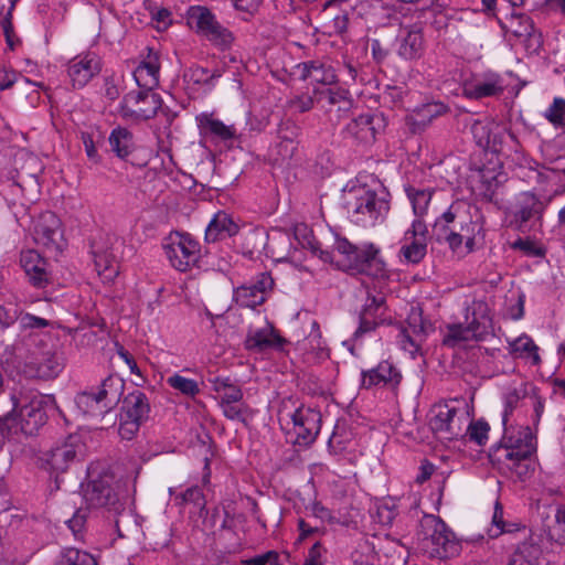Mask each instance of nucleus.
I'll list each match as a JSON object with an SVG mask.
<instances>
[{
  "label": "nucleus",
  "mask_w": 565,
  "mask_h": 565,
  "mask_svg": "<svg viewBox=\"0 0 565 565\" xmlns=\"http://www.w3.org/2000/svg\"><path fill=\"white\" fill-rule=\"evenodd\" d=\"M308 247L323 262L335 264L352 275L374 278L385 276V263L379 257V249L372 244L359 247L345 237L335 235L332 250L322 249L316 241H308Z\"/></svg>",
  "instance_id": "f257e3e1"
},
{
  "label": "nucleus",
  "mask_w": 565,
  "mask_h": 565,
  "mask_svg": "<svg viewBox=\"0 0 565 565\" xmlns=\"http://www.w3.org/2000/svg\"><path fill=\"white\" fill-rule=\"evenodd\" d=\"M11 409L3 413L12 419L25 435H35L47 422V412L54 405L51 396L32 391H19L10 395Z\"/></svg>",
  "instance_id": "f03ea898"
},
{
  "label": "nucleus",
  "mask_w": 565,
  "mask_h": 565,
  "mask_svg": "<svg viewBox=\"0 0 565 565\" xmlns=\"http://www.w3.org/2000/svg\"><path fill=\"white\" fill-rule=\"evenodd\" d=\"M417 550L429 558L446 559L460 552V544L454 532L439 518L425 514L416 533Z\"/></svg>",
  "instance_id": "7ed1b4c3"
},
{
  "label": "nucleus",
  "mask_w": 565,
  "mask_h": 565,
  "mask_svg": "<svg viewBox=\"0 0 565 565\" xmlns=\"http://www.w3.org/2000/svg\"><path fill=\"white\" fill-rule=\"evenodd\" d=\"M476 226L473 222L462 220L459 206L451 204L435 220L431 238L438 243H447L454 254L463 256L473 249Z\"/></svg>",
  "instance_id": "20e7f679"
},
{
  "label": "nucleus",
  "mask_w": 565,
  "mask_h": 565,
  "mask_svg": "<svg viewBox=\"0 0 565 565\" xmlns=\"http://www.w3.org/2000/svg\"><path fill=\"white\" fill-rule=\"evenodd\" d=\"M125 390V381L110 374L99 385L77 393L75 404L87 416L104 417L116 408Z\"/></svg>",
  "instance_id": "39448f33"
},
{
  "label": "nucleus",
  "mask_w": 565,
  "mask_h": 565,
  "mask_svg": "<svg viewBox=\"0 0 565 565\" xmlns=\"http://www.w3.org/2000/svg\"><path fill=\"white\" fill-rule=\"evenodd\" d=\"M391 194L385 188L370 190L360 188L347 202V210L352 222L361 226H374L383 222L391 209Z\"/></svg>",
  "instance_id": "423d86ee"
},
{
  "label": "nucleus",
  "mask_w": 565,
  "mask_h": 565,
  "mask_svg": "<svg viewBox=\"0 0 565 565\" xmlns=\"http://www.w3.org/2000/svg\"><path fill=\"white\" fill-rule=\"evenodd\" d=\"M84 499L90 508H106L116 514L125 511L120 481L110 472H103L92 479L84 489Z\"/></svg>",
  "instance_id": "0eeeda50"
},
{
  "label": "nucleus",
  "mask_w": 565,
  "mask_h": 565,
  "mask_svg": "<svg viewBox=\"0 0 565 565\" xmlns=\"http://www.w3.org/2000/svg\"><path fill=\"white\" fill-rule=\"evenodd\" d=\"M535 451V437L529 426L505 427L499 445L492 449L491 457L494 461H505L516 457H532Z\"/></svg>",
  "instance_id": "6e6552de"
},
{
  "label": "nucleus",
  "mask_w": 565,
  "mask_h": 565,
  "mask_svg": "<svg viewBox=\"0 0 565 565\" xmlns=\"http://www.w3.org/2000/svg\"><path fill=\"white\" fill-rule=\"evenodd\" d=\"M163 249L171 266L179 271H188L198 266L201 246L190 234L172 232L166 238Z\"/></svg>",
  "instance_id": "1a4fd4ad"
},
{
  "label": "nucleus",
  "mask_w": 565,
  "mask_h": 565,
  "mask_svg": "<svg viewBox=\"0 0 565 565\" xmlns=\"http://www.w3.org/2000/svg\"><path fill=\"white\" fill-rule=\"evenodd\" d=\"M429 427L440 439L454 440L463 436L468 413L459 412L451 403H438L431 408Z\"/></svg>",
  "instance_id": "9d476101"
},
{
  "label": "nucleus",
  "mask_w": 565,
  "mask_h": 565,
  "mask_svg": "<svg viewBox=\"0 0 565 565\" xmlns=\"http://www.w3.org/2000/svg\"><path fill=\"white\" fill-rule=\"evenodd\" d=\"M186 19L188 24L192 29L221 49L230 47L234 41L232 32L221 25L215 15L206 7H190Z\"/></svg>",
  "instance_id": "9b49d317"
},
{
  "label": "nucleus",
  "mask_w": 565,
  "mask_h": 565,
  "mask_svg": "<svg viewBox=\"0 0 565 565\" xmlns=\"http://www.w3.org/2000/svg\"><path fill=\"white\" fill-rule=\"evenodd\" d=\"M426 46L424 28L419 23L401 25L392 43L393 52L406 63H414L423 58Z\"/></svg>",
  "instance_id": "f8f14e48"
},
{
  "label": "nucleus",
  "mask_w": 565,
  "mask_h": 565,
  "mask_svg": "<svg viewBox=\"0 0 565 565\" xmlns=\"http://www.w3.org/2000/svg\"><path fill=\"white\" fill-rule=\"evenodd\" d=\"M161 105L162 99L159 94L148 90H132L124 96L120 115L127 120H148L157 115Z\"/></svg>",
  "instance_id": "ddd939ff"
},
{
  "label": "nucleus",
  "mask_w": 565,
  "mask_h": 565,
  "mask_svg": "<svg viewBox=\"0 0 565 565\" xmlns=\"http://www.w3.org/2000/svg\"><path fill=\"white\" fill-rule=\"evenodd\" d=\"M84 444L78 435H70L44 452L43 460L51 470L64 472L70 465L84 454Z\"/></svg>",
  "instance_id": "4468645a"
},
{
  "label": "nucleus",
  "mask_w": 565,
  "mask_h": 565,
  "mask_svg": "<svg viewBox=\"0 0 565 565\" xmlns=\"http://www.w3.org/2000/svg\"><path fill=\"white\" fill-rule=\"evenodd\" d=\"M61 220L53 212L40 215L34 226V241L51 253H58L63 247Z\"/></svg>",
  "instance_id": "2eb2a0df"
},
{
  "label": "nucleus",
  "mask_w": 565,
  "mask_h": 565,
  "mask_svg": "<svg viewBox=\"0 0 565 565\" xmlns=\"http://www.w3.org/2000/svg\"><path fill=\"white\" fill-rule=\"evenodd\" d=\"M550 202L551 198L541 199L531 191L520 193L513 211L516 227L523 230L529 222H541Z\"/></svg>",
  "instance_id": "dca6fc26"
},
{
  "label": "nucleus",
  "mask_w": 565,
  "mask_h": 565,
  "mask_svg": "<svg viewBox=\"0 0 565 565\" xmlns=\"http://www.w3.org/2000/svg\"><path fill=\"white\" fill-rule=\"evenodd\" d=\"M450 110L449 106L440 100L423 103L405 116V125L412 135L424 132L431 122Z\"/></svg>",
  "instance_id": "f3484780"
},
{
  "label": "nucleus",
  "mask_w": 565,
  "mask_h": 565,
  "mask_svg": "<svg viewBox=\"0 0 565 565\" xmlns=\"http://www.w3.org/2000/svg\"><path fill=\"white\" fill-rule=\"evenodd\" d=\"M501 28L520 40L530 52H536L542 45V35L534 28L530 17L522 13H511Z\"/></svg>",
  "instance_id": "a211bd4d"
},
{
  "label": "nucleus",
  "mask_w": 565,
  "mask_h": 565,
  "mask_svg": "<svg viewBox=\"0 0 565 565\" xmlns=\"http://www.w3.org/2000/svg\"><path fill=\"white\" fill-rule=\"evenodd\" d=\"M294 433L298 445L313 443L320 431L321 414L312 408H298L292 415Z\"/></svg>",
  "instance_id": "6ab92c4d"
},
{
  "label": "nucleus",
  "mask_w": 565,
  "mask_h": 565,
  "mask_svg": "<svg viewBox=\"0 0 565 565\" xmlns=\"http://www.w3.org/2000/svg\"><path fill=\"white\" fill-rule=\"evenodd\" d=\"M287 343L271 324L263 328L249 329L244 341L247 351L263 353L269 350L281 351Z\"/></svg>",
  "instance_id": "aec40b11"
},
{
  "label": "nucleus",
  "mask_w": 565,
  "mask_h": 565,
  "mask_svg": "<svg viewBox=\"0 0 565 565\" xmlns=\"http://www.w3.org/2000/svg\"><path fill=\"white\" fill-rule=\"evenodd\" d=\"M385 311V298L381 295H369L360 312V323L353 333V339L359 340L363 334L374 331L382 323Z\"/></svg>",
  "instance_id": "412c9836"
},
{
  "label": "nucleus",
  "mask_w": 565,
  "mask_h": 565,
  "mask_svg": "<svg viewBox=\"0 0 565 565\" xmlns=\"http://www.w3.org/2000/svg\"><path fill=\"white\" fill-rule=\"evenodd\" d=\"M102 71V61L94 53L76 56L68 63V76L74 88H83Z\"/></svg>",
  "instance_id": "4be33fe9"
},
{
  "label": "nucleus",
  "mask_w": 565,
  "mask_h": 565,
  "mask_svg": "<svg viewBox=\"0 0 565 565\" xmlns=\"http://www.w3.org/2000/svg\"><path fill=\"white\" fill-rule=\"evenodd\" d=\"M362 387L369 390L375 386L395 390L401 381L399 370L390 361H382L377 366L362 371Z\"/></svg>",
  "instance_id": "5701e85b"
},
{
  "label": "nucleus",
  "mask_w": 565,
  "mask_h": 565,
  "mask_svg": "<svg viewBox=\"0 0 565 565\" xmlns=\"http://www.w3.org/2000/svg\"><path fill=\"white\" fill-rule=\"evenodd\" d=\"M20 263L33 287L45 288L51 282V276L46 269V262L38 252H22Z\"/></svg>",
  "instance_id": "b1692460"
},
{
  "label": "nucleus",
  "mask_w": 565,
  "mask_h": 565,
  "mask_svg": "<svg viewBox=\"0 0 565 565\" xmlns=\"http://www.w3.org/2000/svg\"><path fill=\"white\" fill-rule=\"evenodd\" d=\"M95 269L104 281H113L119 274V265L114 253L104 244L93 241L90 244Z\"/></svg>",
  "instance_id": "393cba45"
},
{
  "label": "nucleus",
  "mask_w": 565,
  "mask_h": 565,
  "mask_svg": "<svg viewBox=\"0 0 565 565\" xmlns=\"http://www.w3.org/2000/svg\"><path fill=\"white\" fill-rule=\"evenodd\" d=\"M381 121L382 119L376 115H360L347 125L345 134L359 142L371 143L375 140Z\"/></svg>",
  "instance_id": "a878e982"
},
{
  "label": "nucleus",
  "mask_w": 565,
  "mask_h": 565,
  "mask_svg": "<svg viewBox=\"0 0 565 565\" xmlns=\"http://www.w3.org/2000/svg\"><path fill=\"white\" fill-rule=\"evenodd\" d=\"M503 92V79L497 74H491L483 79L467 83L463 86V96L475 100L486 97H498L502 95Z\"/></svg>",
  "instance_id": "bb28decb"
},
{
  "label": "nucleus",
  "mask_w": 565,
  "mask_h": 565,
  "mask_svg": "<svg viewBox=\"0 0 565 565\" xmlns=\"http://www.w3.org/2000/svg\"><path fill=\"white\" fill-rule=\"evenodd\" d=\"M239 226L226 212L220 211L210 221L205 230L204 239L206 243L224 241L238 233Z\"/></svg>",
  "instance_id": "cd10ccee"
},
{
  "label": "nucleus",
  "mask_w": 565,
  "mask_h": 565,
  "mask_svg": "<svg viewBox=\"0 0 565 565\" xmlns=\"http://www.w3.org/2000/svg\"><path fill=\"white\" fill-rule=\"evenodd\" d=\"M159 72L160 64L157 54L149 53L132 73L139 90L153 92L159 85Z\"/></svg>",
  "instance_id": "c85d7f7f"
},
{
  "label": "nucleus",
  "mask_w": 565,
  "mask_h": 565,
  "mask_svg": "<svg viewBox=\"0 0 565 565\" xmlns=\"http://www.w3.org/2000/svg\"><path fill=\"white\" fill-rule=\"evenodd\" d=\"M196 119L201 134L205 137L221 141H231L237 136L234 125H225L223 121L214 118L212 114H201Z\"/></svg>",
  "instance_id": "c756f323"
},
{
  "label": "nucleus",
  "mask_w": 565,
  "mask_h": 565,
  "mask_svg": "<svg viewBox=\"0 0 565 565\" xmlns=\"http://www.w3.org/2000/svg\"><path fill=\"white\" fill-rule=\"evenodd\" d=\"M542 548L532 539L520 542L505 565H542Z\"/></svg>",
  "instance_id": "7c9ffc66"
},
{
  "label": "nucleus",
  "mask_w": 565,
  "mask_h": 565,
  "mask_svg": "<svg viewBox=\"0 0 565 565\" xmlns=\"http://www.w3.org/2000/svg\"><path fill=\"white\" fill-rule=\"evenodd\" d=\"M470 338L476 341H483L493 334L492 319L488 313L487 307L479 303L472 311V318L468 321Z\"/></svg>",
  "instance_id": "2f4dec72"
},
{
  "label": "nucleus",
  "mask_w": 565,
  "mask_h": 565,
  "mask_svg": "<svg viewBox=\"0 0 565 565\" xmlns=\"http://www.w3.org/2000/svg\"><path fill=\"white\" fill-rule=\"evenodd\" d=\"M122 409L121 416L143 423L149 417L150 405L145 393L135 391L124 398Z\"/></svg>",
  "instance_id": "473e14b6"
},
{
  "label": "nucleus",
  "mask_w": 565,
  "mask_h": 565,
  "mask_svg": "<svg viewBox=\"0 0 565 565\" xmlns=\"http://www.w3.org/2000/svg\"><path fill=\"white\" fill-rule=\"evenodd\" d=\"M301 77L303 79H311L315 83L330 85L335 82V74L330 66H326L318 61L302 63Z\"/></svg>",
  "instance_id": "72a5a7b5"
},
{
  "label": "nucleus",
  "mask_w": 565,
  "mask_h": 565,
  "mask_svg": "<svg viewBox=\"0 0 565 565\" xmlns=\"http://www.w3.org/2000/svg\"><path fill=\"white\" fill-rule=\"evenodd\" d=\"M36 376L49 380L58 375L62 371L61 356L52 351L43 352L35 361Z\"/></svg>",
  "instance_id": "f704fd0d"
},
{
  "label": "nucleus",
  "mask_w": 565,
  "mask_h": 565,
  "mask_svg": "<svg viewBox=\"0 0 565 565\" xmlns=\"http://www.w3.org/2000/svg\"><path fill=\"white\" fill-rule=\"evenodd\" d=\"M212 390L220 395V403H236L243 401L242 388L228 377L210 380Z\"/></svg>",
  "instance_id": "c9c22d12"
},
{
  "label": "nucleus",
  "mask_w": 565,
  "mask_h": 565,
  "mask_svg": "<svg viewBox=\"0 0 565 565\" xmlns=\"http://www.w3.org/2000/svg\"><path fill=\"white\" fill-rule=\"evenodd\" d=\"M108 140L111 150L121 159L127 158L134 148L132 134L122 127L115 128Z\"/></svg>",
  "instance_id": "e433bc0d"
},
{
  "label": "nucleus",
  "mask_w": 565,
  "mask_h": 565,
  "mask_svg": "<svg viewBox=\"0 0 565 565\" xmlns=\"http://www.w3.org/2000/svg\"><path fill=\"white\" fill-rule=\"evenodd\" d=\"M318 99L326 102L328 105H338L339 110H348L351 107L350 94L343 88L324 87L317 90Z\"/></svg>",
  "instance_id": "4c0bfd02"
},
{
  "label": "nucleus",
  "mask_w": 565,
  "mask_h": 565,
  "mask_svg": "<svg viewBox=\"0 0 565 565\" xmlns=\"http://www.w3.org/2000/svg\"><path fill=\"white\" fill-rule=\"evenodd\" d=\"M406 193L412 202L414 214L418 217H423L427 212L434 191L430 189L409 186L406 189Z\"/></svg>",
  "instance_id": "58836bf2"
},
{
  "label": "nucleus",
  "mask_w": 565,
  "mask_h": 565,
  "mask_svg": "<svg viewBox=\"0 0 565 565\" xmlns=\"http://www.w3.org/2000/svg\"><path fill=\"white\" fill-rule=\"evenodd\" d=\"M411 242L401 247L399 255L404 258L405 262L411 264L420 263L427 253V242L422 238L409 239Z\"/></svg>",
  "instance_id": "ea45409f"
},
{
  "label": "nucleus",
  "mask_w": 565,
  "mask_h": 565,
  "mask_svg": "<svg viewBox=\"0 0 565 565\" xmlns=\"http://www.w3.org/2000/svg\"><path fill=\"white\" fill-rule=\"evenodd\" d=\"M510 349L512 353H519L520 356L532 358V362L535 365L541 363V358L537 353L539 348L527 335H522L515 339L510 343Z\"/></svg>",
  "instance_id": "a19ab883"
},
{
  "label": "nucleus",
  "mask_w": 565,
  "mask_h": 565,
  "mask_svg": "<svg viewBox=\"0 0 565 565\" xmlns=\"http://www.w3.org/2000/svg\"><path fill=\"white\" fill-rule=\"evenodd\" d=\"M493 128H497V124L489 119L475 120L470 126V132L480 148L488 147L490 145V135Z\"/></svg>",
  "instance_id": "79ce46f5"
},
{
  "label": "nucleus",
  "mask_w": 565,
  "mask_h": 565,
  "mask_svg": "<svg viewBox=\"0 0 565 565\" xmlns=\"http://www.w3.org/2000/svg\"><path fill=\"white\" fill-rule=\"evenodd\" d=\"M167 384L188 397H194L200 392L196 381L184 377L178 373L169 376L167 379Z\"/></svg>",
  "instance_id": "37998d69"
},
{
  "label": "nucleus",
  "mask_w": 565,
  "mask_h": 565,
  "mask_svg": "<svg viewBox=\"0 0 565 565\" xmlns=\"http://www.w3.org/2000/svg\"><path fill=\"white\" fill-rule=\"evenodd\" d=\"M503 465L508 470L514 473L519 479L524 480L527 478L534 470V463L531 457L524 458H514L505 461H498Z\"/></svg>",
  "instance_id": "c03bdc74"
},
{
  "label": "nucleus",
  "mask_w": 565,
  "mask_h": 565,
  "mask_svg": "<svg viewBox=\"0 0 565 565\" xmlns=\"http://www.w3.org/2000/svg\"><path fill=\"white\" fill-rule=\"evenodd\" d=\"M236 302L242 307L254 308L265 300L260 292H256L253 286H242L235 291Z\"/></svg>",
  "instance_id": "a18cd8bd"
},
{
  "label": "nucleus",
  "mask_w": 565,
  "mask_h": 565,
  "mask_svg": "<svg viewBox=\"0 0 565 565\" xmlns=\"http://www.w3.org/2000/svg\"><path fill=\"white\" fill-rule=\"evenodd\" d=\"M489 429V424L483 419L469 422L468 426H465L463 436L468 435L471 441L479 446H483L488 440Z\"/></svg>",
  "instance_id": "49530a36"
},
{
  "label": "nucleus",
  "mask_w": 565,
  "mask_h": 565,
  "mask_svg": "<svg viewBox=\"0 0 565 565\" xmlns=\"http://www.w3.org/2000/svg\"><path fill=\"white\" fill-rule=\"evenodd\" d=\"M472 340L470 338V331L468 326L458 324H449L447 326V333L444 337L443 343L447 347H456L461 342H467Z\"/></svg>",
  "instance_id": "de8ad7c7"
},
{
  "label": "nucleus",
  "mask_w": 565,
  "mask_h": 565,
  "mask_svg": "<svg viewBox=\"0 0 565 565\" xmlns=\"http://www.w3.org/2000/svg\"><path fill=\"white\" fill-rule=\"evenodd\" d=\"M511 247L522 252L527 257L543 258L546 255V248L542 244L529 237L518 238L512 243Z\"/></svg>",
  "instance_id": "09e8293b"
},
{
  "label": "nucleus",
  "mask_w": 565,
  "mask_h": 565,
  "mask_svg": "<svg viewBox=\"0 0 565 565\" xmlns=\"http://www.w3.org/2000/svg\"><path fill=\"white\" fill-rule=\"evenodd\" d=\"M544 117L555 127L565 126V99L554 98L552 105L545 110Z\"/></svg>",
  "instance_id": "8fccbe9b"
},
{
  "label": "nucleus",
  "mask_w": 565,
  "mask_h": 565,
  "mask_svg": "<svg viewBox=\"0 0 565 565\" xmlns=\"http://www.w3.org/2000/svg\"><path fill=\"white\" fill-rule=\"evenodd\" d=\"M66 565H97L93 555L77 548H66L63 553Z\"/></svg>",
  "instance_id": "3c124183"
},
{
  "label": "nucleus",
  "mask_w": 565,
  "mask_h": 565,
  "mask_svg": "<svg viewBox=\"0 0 565 565\" xmlns=\"http://www.w3.org/2000/svg\"><path fill=\"white\" fill-rule=\"evenodd\" d=\"M220 406L226 418L245 423V415L248 407L243 401L236 403H220Z\"/></svg>",
  "instance_id": "603ef678"
},
{
  "label": "nucleus",
  "mask_w": 565,
  "mask_h": 565,
  "mask_svg": "<svg viewBox=\"0 0 565 565\" xmlns=\"http://www.w3.org/2000/svg\"><path fill=\"white\" fill-rule=\"evenodd\" d=\"M351 558L354 565H371L370 561L373 559V547L367 540H361L358 550L352 552Z\"/></svg>",
  "instance_id": "864d4df0"
},
{
  "label": "nucleus",
  "mask_w": 565,
  "mask_h": 565,
  "mask_svg": "<svg viewBox=\"0 0 565 565\" xmlns=\"http://www.w3.org/2000/svg\"><path fill=\"white\" fill-rule=\"evenodd\" d=\"M178 498L181 499V503H193L201 511L205 510V498L200 487L194 486L186 489L183 493H181Z\"/></svg>",
  "instance_id": "5fc2aeb1"
},
{
  "label": "nucleus",
  "mask_w": 565,
  "mask_h": 565,
  "mask_svg": "<svg viewBox=\"0 0 565 565\" xmlns=\"http://www.w3.org/2000/svg\"><path fill=\"white\" fill-rule=\"evenodd\" d=\"M277 134L279 140L297 145L300 128L294 121L286 120L279 125Z\"/></svg>",
  "instance_id": "6e6d98bb"
},
{
  "label": "nucleus",
  "mask_w": 565,
  "mask_h": 565,
  "mask_svg": "<svg viewBox=\"0 0 565 565\" xmlns=\"http://www.w3.org/2000/svg\"><path fill=\"white\" fill-rule=\"evenodd\" d=\"M397 512L394 504L387 502L381 503L376 507L374 520L382 525H391L396 518Z\"/></svg>",
  "instance_id": "4d7b16f0"
},
{
  "label": "nucleus",
  "mask_w": 565,
  "mask_h": 565,
  "mask_svg": "<svg viewBox=\"0 0 565 565\" xmlns=\"http://www.w3.org/2000/svg\"><path fill=\"white\" fill-rule=\"evenodd\" d=\"M279 554L276 551H267L264 554L255 555L250 558L241 561V565H277L279 562Z\"/></svg>",
  "instance_id": "13d9d810"
},
{
  "label": "nucleus",
  "mask_w": 565,
  "mask_h": 565,
  "mask_svg": "<svg viewBox=\"0 0 565 565\" xmlns=\"http://www.w3.org/2000/svg\"><path fill=\"white\" fill-rule=\"evenodd\" d=\"M391 47L380 39L371 40L372 58L377 65H382L388 57Z\"/></svg>",
  "instance_id": "bf43d9fd"
},
{
  "label": "nucleus",
  "mask_w": 565,
  "mask_h": 565,
  "mask_svg": "<svg viewBox=\"0 0 565 565\" xmlns=\"http://www.w3.org/2000/svg\"><path fill=\"white\" fill-rule=\"evenodd\" d=\"M120 83H121V76H116L113 74V75L105 77L104 95L110 102H114L119 97V95L121 93Z\"/></svg>",
  "instance_id": "052dcab7"
},
{
  "label": "nucleus",
  "mask_w": 565,
  "mask_h": 565,
  "mask_svg": "<svg viewBox=\"0 0 565 565\" xmlns=\"http://www.w3.org/2000/svg\"><path fill=\"white\" fill-rule=\"evenodd\" d=\"M504 137L513 138V135L505 131L497 124V128H493L492 134L490 135V145L483 149L495 153L501 152Z\"/></svg>",
  "instance_id": "680f3d73"
},
{
  "label": "nucleus",
  "mask_w": 565,
  "mask_h": 565,
  "mask_svg": "<svg viewBox=\"0 0 565 565\" xmlns=\"http://www.w3.org/2000/svg\"><path fill=\"white\" fill-rule=\"evenodd\" d=\"M141 424L142 423L138 420L121 416V420L119 424V435L121 436V438L130 440L139 430Z\"/></svg>",
  "instance_id": "e2e57ef3"
},
{
  "label": "nucleus",
  "mask_w": 565,
  "mask_h": 565,
  "mask_svg": "<svg viewBox=\"0 0 565 565\" xmlns=\"http://www.w3.org/2000/svg\"><path fill=\"white\" fill-rule=\"evenodd\" d=\"M427 234H428V228H427L426 224L424 223L422 217L417 216V218L414 220L412 227L408 231H406L404 239L406 242H408V239H414V237H415V238L425 239V242H426Z\"/></svg>",
  "instance_id": "0e129e2a"
},
{
  "label": "nucleus",
  "mask_w": 565,
  "mask_h": 565,
  "mask_svg": "<svg viewBox=\"0 0 565 565\" xmlns=\"http://www.w3.org/2000/svg\"><path fill=\"white\" fill-rule=\"evenodd\" d=\"M306 511L310 512V515H312L317 520H320L322 523L332 522L333 520L332 512L318 501H315L311 504L307 505Z\"/></svg>",
  "instance_id": "69168bd1"
},
{
  "label": "nucleus",
  "mask_w": 565,
  "mask_h": 565,
  "mask_svg": "<svg viewBox=\"0 0 565 565\" xmlns=\"http://www.w3.org/2000/svg\"><path fill=\"white\" fill-rule=\"evenodd\" d=\"M19 321L23 329H43L50 324L46 319L31 313L21 315Z\"/></svg>",
  "instance_id": "338daca9"
},
{
  "label": "nucleus",
  "mask_w": 565,
  "mask_h": 565,
  "mask_svg": "<svg viewBox=\"0 0 565 565\" xmlns=\"http://www.w3.org/2000/svg\"><path fill=\"white\" fill-rule=\"evenodd\" d=\"M326 550L321 543L316 542L308 551L303 565H323L322 556Z\"/></svg>",
  "instance_id": "774afa93"
}]
</instances>
